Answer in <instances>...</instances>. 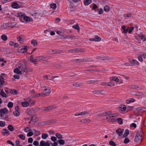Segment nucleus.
Listing matches in <instances>:
<instances>
[{"mask_svg": "<svg viewBox=\"0 0 146 146\" xmlns=\"http://www.w3.org/2000/svg\"><path fill=\"white\" fill-rule=\"evenodd\" d=\"M139 88V87L136 85H132L131 86V88L133 89H136Z\"/></svg>", "mask_w": 146, "mask_h": 146, "instance_id": "e2e57ef3", "label": "nucleus"}, {"mask_svg": "<svg viewBox=\"0 0 146 146\" xmlns=\"http://www.w3.org/2000/svg\"><path fill=\"white\" fill-rule=\"evenodd\" d=\"M55 135L58 139H60L63 138L62 135L59 133H57Z\"/></svg>", "mask_w": 146, "mask_h": 146, "instance_id": "4c0bfd02", "label": "nucleus"}, {"mask_svg": "<svg viewBox=\"0 0 146 146\" xmlns=\"http://www.w3.org/2000/svg\"><path fill=\"white\" fill-rule=\"evenodd\" d=\"M18 41L20 42L21 43H23L24 42V40L23 38L20 36H19L17 37Z\"/></svg>", "mask_w": 146, "mask_h": 146, "instance_id": "72a5a7b5", "label": "nucleus"}, {"mask_svg": "<svg viewBox=\"0 0 146 146\" xmlns=\"http://www.w3.org/2000/svg\"><path fill=\"white\" fill-rule=\"evenodd\" d=\"M128 29H129L128 31V33H131L133 30L134 27H131L130 28L129 27H128Z\"/></svg>", "mask_w": 146, "mask_h": 146, "instance_id": "338daca9", "label": "nucleus"}, {"mask_svg": "<svg viewBox=\"0 0 146 146\" xmlns=\"http://www.w3.org/2000/svg\"><path fill=\"white\" fill-rule=\"evenodd\" d=\"M120 110L122 111H125L126 110V106L125 105H121V106L120 107Z\"/></svg>", "mask_w": 146, "mask_h": 146, "instance_id": "7c9ffc66", "label": "nucleus"}, {"mask_svg": "<svg viewBox=\"0 0 146 146\" xmlns=\"http://www.w3.org/2000/svg\"><path fill=\"white\" fill-rule=\"evenodd\" d=\"M45 143L44 141H42L40 142V146H45Z\"/></svg>", "mask_w": 146, "mask_h": 146, "instance_id": "4d7b16f0", "label": "nucleus"}, {"mask_svg": "<svg viewBox=\"0 0 146 146\" xmlns=\"http://www.w3.org/2000/svg\"><path fill=\"white\" fill-rule=\"evenodd\" d=\"M98 80L97 79L95 80H90L87 81H86L87 83L88 84H93L95 82H98Z\"/></svg>", "mask_w": 146, "mask_h": 146, "instance_id": "ddd939ff", "label": "nucleus"}, {"mask_svg": "<svg viewBox=\"0 0 146 146\" xmlns=\"http://www.w3.org/2000/svg\"><path fill=\"white\" fill-rule=\"evenodd\" d=\"M117 121L118 123L119 124H123V119L121 118H116L115 121Z\"/></svg>", "mask_w": 146, "mask_h": 146, "instance_id": "393cba45", "label": "nucleus"}, {"mask_svg": "<svg viewBox=\"0 0 146 146\" xmlns=\"http://www.w3.org/2000/svg\"><path fill=\"white\" fill-rule=\"evenodd\" d=\"M47 60V58L44 56H40L37 57V62L41 61H45Z\"/></svg>", "mask_w": 146, "mask_h": 146, "instance_id": "1a4fd4ad", "label": "nucleus"}, {"mask_svg": "<svg viewBox=\"0 0 146 146\" xmlns=\"http://www.w3.org/2000/svg\"><path fill=\"white\" fill-rule=\"evenodd\" d=\"M88 112L87 111H82L79 113H76L75 114V115L76 116H77L78 115H86L87 114Z\"/></svg>", "mask_w": 146, "mask_h": 146, "instance_id": "f3484780", "label": "nucleus"}, {"mask_svg": "<svg viewBox=\"0 0 146 146\" xmlns=\"http://www.w3.org/2000/svg\"><path fill=\"white\" fill-rule=\"evenodd\" d=\"M83 122H84V123H86V122L90 123L91 122V121L90 119H83Z\"/></svg>", "mask_w": 146, "mask_h": 146, "instance_id": "680f3d73", "label": "nucleus"}, {"mask_svg": "<svg viewBox=\"0 0 146 146\" xmlns=\"http://www.w3.org/2000/svg\"><path fill=\"white\" fill-rule=\"evenodd\" d=\"M21 68L22 69V71L23 73H24L25 72H27L28 71V69L27 68L24 62H23L22 64L19 65Z\"/></svg>", "mask_w": 146, "mask_h": 146, "instance_id": "20e7f679", "label": "nucleus"}, {"mask_svg": "<svg viewBox=\"0 0 146 146\" xmlns=\"http://www.w3.org/2000/svg\"><path fill=\"white\" fill-rule=\"evenodd\" d=\"M139 38L141 40H143V41H146V38L142 34H141L138 36Z\"/></svg>", "mask_w": 146, "mask_h": 146, "instance_id": "412c9836", "label": "nucleus"}, {"mask_svg": "<svg viewBox=\"0 0 146 146\" xmlns=\"http://www.w3.org/2000/svg\"><path fill=\"white\" fill-rule=\"evenodd\" d=\"M13 113L14 115L16 116H18L20 115V113L19 111H15L13 112Z\"/></svg>", "mask_w": 146, "mask_h": 146, "instance_id": "5fc2aeb1", "label": "nucleus"}, {"mask_svg": "<svg viewBox=\"0 0 146 146\" xmlns=\"http://www.w3.org/2000/svg\"><path fill=\"white\" fill-rule=\"evenodd\" d=\"M58 143L61 145H63L65 144V141L62 139H60L58 141Z\"/></svg>", "mask_w": 146, "mask_h": 146, "instance_id": "a19ab883", "label": "nucleus"}, {"mask_svg": "<svg viewBox=\"0 0 146 146\" xmlns=\"http://www.w3.org/2000/svg\"><path fill=\"white\" fill-rule=\"evenodd\" d=\"M110 7L108 5H106L104 8V10L106 12H108L110 11Z\"/></svg>", "mask_w": 146, "mask_h": 146, "instance_id": "58836bf2", "label": "nucleus"}, {"mask_svg": "<svg viewBox=\"0 0 146 146\" xmlns=\"http://www.w3.org/2000/svg\"><path fill=\"white\" fill-rule=\"evenodd\" d=\"M51 139L52 141L55 142L57 140L55 136H52L51 138Z\"/></svg>", "mask_w": 146, "mask_h": 146, "instance_id": "69168bd1", "label": "nucleus"}, {"mask_svg": "<svg viewBox=\"0 0 146 146\" xmlns=\"http://www.w3.org/2000/svg\"><path fill=\"white\" fill-rule=\"evenodd\" d=\"M73 86L76 87H80L82 86V85L81 84H79L78 83H74L73 84Z\"/></svg>", "mask_w": 146, "mask_h": 146, "instance_id": "3c124183", "label": "nucleus"}, {"mask_svg": "<svg viewBox=\"0 0 146 146\" xmlns=\"http://www.w3.org/2000/svg\"><path fill=\"white\" fill-rule=\"evenodd\" d=\"M132 14L131 13H128L125 14L124 15V16L126 19H128V18L132 17Z\"/></svg>", "mask_w": 146, "mask_h": 146, "instance_id": "cd10ccee", "label": "nucleus"}, {"mask_svg": "<svg viewBox=\"0 0 146 146\" xmlns=\"http://www.w3.org/2000/svg\"><path fill=\"white\" fill-rule=\"evenodd\" d=\"M10 92L11 94L15 95L17 94V92L16 90H11Z\"/></svg>", "mask_w": 146, "mask_h": 146, "instance_id": "052dcab7", "label": "nucleus"}, {"mask_svg": "<svg viewBox=\"0 0 146 146\" xmlns=\"http://www.w3.org/2000/svg\"><path fill=\"white\" fill-rule=\"evenodd\" d=\"M124 131V129H121V128H118L116 130V132L119 136H121Z\"/></svg>", "mask_w": 146, "mask_h": 146, "instance_id": "9b49d317", "label": "nucleus"}, {"mask_svg": "<svg viewBox=\"0 0 146 146\" xmlns=\"http://www.w3.org/2000/svg\"><path fill=\"white\" fill-rule=\"evenodd\" d=\"M40 86V89L42 90L43 91L46 92L45 93H42V95H44V96H47L49 95L50 93L51 92V88L50 87L48 86Z\"/></svg>", "mask_w": 146, "mask_h": 146, "instance_id": "f257e3e1", "label": "nucleus"}, {"mask_svg": "<svg viewBox=\"0 0 146 146\" xmlns=\"http://www.w3.org/2000/svg\"><path fill=\"white\" fill-rule=\"evenodd\" d=\"M8 112V110L5 108L1 109L0 110V116L1 117H2L4 115L7 113Z\"/></svg>", "mask_w": 146, "mask_h": 146, "instance_id": "423d86ee", "label": "nucleus"}, {"mask_svg": "<svg viewBox=\"0 0 146 146\" xmlns=\"http://www.w3.org/2000/svg\"><path fill=\"white\" fill-rule=\"evenodd\" d=\"M24 20L26 22H28L30 21V19L29 17L27 16H25L23 17Z\"/></svg>", "mask_w": 146, "mask_h": 146, "instance_id": "a18cd8bd", "label": "nucleus"}, {"mask_svg": "<svg viewBox=\"0 0 146 146\" xmlns=\"http://www.w3.org/2000/svg\"><path fill=\"white\" fill-rule=\"evenodd\" d=\"M109 144L110 145L112 146H116V144L115 143V142L114 141H110Z\"/></svg>", "mask_w": 146, "mask_h": 146, "instance_id": "603ef678", "label": "nucleus"}, {"mask_svg": "<svg viewBox=\"0 0 146 146\" xmlns=\"http://www.w3.org/2000/svg\"><path fill=\"white\" fill-rule=\"evenodd\" d=\"M84 2L85 5H88L92 3L91 0H84Z\"/></svg>", "mask_w": 146, "mask_h": 146, "instance_id": "4be33fe9", "label": "nucleus"}, {"mask_svg": "<svg viewBox=\"0 0 146 146\" xmlns=\"http://www.w3.org/2000/svg\"><path fill=\"white\" fill-rule=\"evenodd\" d=\"M12 7L14 8L18 9L20 7L19 5L16 3H14L12 4Z\"/></svg>", "mask_w": 146, "mask_h": 146, "instance_id": "5701e85b", "label": "nucleus"}, {"mask_svg": "<svg viewBox=\"0 0 146 146\" xmlns=\"http://www.w3.org/2000/svg\"><path fill=\"white\" fill-rule=\"evenodd\" d=\"M30 60L32 62H33L34 64H36V59H34L32 56H31L30 58Z\"/></svg>", "mask_w": 146, "mask_h": 146, "instance_id": "79ce46f5", "label": "nucleus"}, {"mask_svg": "<svg viewBox=\"0 0 146 146\" xmlns=\"http://www.w3.org/2000/svg\"><path fill=\"white\" fill-rule=\"evenodd\" d=\"M55 108V107L54 106H49L45 107L44 108V110L47 112L50 111L51 110Z\"/></svg>", "mask_w": 146, "mask_h": 146, "instance_id": "9d476101", "label": "nucleus"}, {"mask_svg": "<svg viewBox=\"0 0 146 146\" xmlns=\"http://www.w3.org/2000/svg\"><path fill=\"white\" fill-rule=\"evenodd\" d=\"M54 66L56 68L58 69H60L62 67V66L59 64H56Z\"/></svg>", "mask_w": 146, "mask_h": 146, "instance_id": "09e8293b", "label": "nucleus"}, {"mask_svg": "<svg viewBox=\"0 0 146 146\" xmlns=\"http://www.w3.org/2000/svg\"><path fill=\"white\" fill-rule=\"evenodd\" d=\"M130 64L131 66H138L139 65V63L137 60L133 59L131 61Z\"/></svg>", "mask_w": 146, "mask_h": 146, "instance_id": "6e6552de", "label": "nucleus"}, {"mask_svg": "<svg viewBox=\"0 0 146 146\" xmlns=\"http://www.w3.org/2000/svg\"><path fill=\"white\" fill-rule=\"evenodd\" d=\"M95 38L96 42L100 41L101 40V38L98 36H95Z\"/></svg>", "mask_w": 146, "mask_h": 146, "instance_id": "6e6d98bb", "label": "nucleus"}, {"mask_svg": "<svg viewBox=\"0 0 146 146\" xmlns=\"http://www.w3.org/2000/svg\"><path fill=\"white\" fill-rule=\"evenodd\" d=\"M22 106L24 107H27L29 105V103L27 101L23 102H22Z\"/></svg>", "mask_w": 146, "mask_h": 146, "instance_id": "aec40b11", "label": "nucleus"}, {"mask_svg": "<svg viewBox=\"0 0 146 146\" xmlns=\"http://www.w3.org/2000/svg\"><path fill=\"white\" fill-rule=\"evenodd\" d=\"M50 8L55 9L56 8V3L51 4L50 5Z\"/></svg>", "mask_w": 146, "mask_h": 146, "instance_id": "473e14b6", "label": "nucleus"}, {"mask_svg": "<svg viewBox=\"0 0 146 146\" xmlns=\"http://www.w3.org/2000/svg\"><path fill=\"white\" fill-rule=\"evenodd\" d=\"M43 78H44L46 79L47 80H53L54 78H59V76H52L51 77V76L50 75H45L43 76Z\"/></svg>", "mask_w": 146, "mask_h": 146, "instance_id": "39448f33", "label": "nucleus"}, {"mask_svg": "<svg viewBox=\"0 0 146 146\" xmlns=\"http://www.w3.org/2000/svg\"><path fill=\"white\" fill-rule=\"evenodd\" d=\"M7 128L8 129L11 131H12L14 130V127L13 125H9L8 126Z\"/></svg>", "mask_w": 146, "mask_h": 146, "instance_id": "2f4dec72", "label": "nucleus"}, {"mask_svg": "<svg viewBox=\"0 0 146 146\" xmlns=\"http://www.w3.org/2000/svg\"><path fill=\"white\" fill-rule=\"evenodd\" d=\"M18 136L20 137V139H22L24 140L25 139V137L23 134H20L18 135Z\"/></svg>", "mask_w": 146, "mask_h": 146, "instance_id": "8fccbe9b", "label": "nucleus"}, {"mask_svg": "<svg viewBox=\"0 0 146 146\" xmlns=\"http://www.w3.org/2000/svg\"><path fill=\"white\" fill-rule=\"evenodd\" d=\"M42 137L43 139H46L48 137V135L46 133H43L42 134Z\"/></svg>", "mask_w": 146, "mask_h": 146, "instance_id": "c03bdc74", "label": "nucleus"}, {"mask_svg": "<svg viewBox=\"0 0 146 146\" xmlns=\"http://www.w3.org/2000/svg\"><path fill=\"white\" fill-rule=\"evenodd\" d=\"M1 91L0 93V94L3 97H5L6 98L7 97V96L6 94L3 91V90H1Z\"/></svg>", "mask_w": 146, "mask_h": 146, "instance_id": "c756f323", "label": "nucleus"}, {"mask_svg": "<svg viewBox=\"0 0 146 146\" xmlns=\"http://www.w3.org/2000/svg\"><path fill=\"white\" fill-rule=\"evenodd\" d=\"M7 23L8 24V27L13 28L16 25V24H14L13 23Z\"/></svg>", "mask_w": 146, "mask_h": 146, "instance_id": "bb28decb", "label": "nucleus"}, {"mask_svg": "<svg viewBox=\"0 0 146 146\" xmlns=\"http://www.w3.org/2000/svg\"><path fill=\"white\" fill-rule=\"evenodd\" d=\"M68 38L72 40L76 39L75 36L74 35H68Z\"/></svg>", "mask_w": 146, "mask_h": 146, "instance_id": "ea45409f", "label": "nucleus"}, {"mask_svg": "<svg viewBox=\"0 0 146 146\" xmlns=\"http://www.w3.org/2000/svg\"><path fill=\"white\" fill-rule=\"evenodd\" d=\"M110 78L111 80H113L117 82H118L119 81V78L117 77H111Z\"/></svg>", "mask_w": 146, "mask_h": 146, "instance_id": "f8f14e48", "label": "nucleus"}, {"mask_svg": "<svg viewBox=\"0 0 146 146\" xmlns=\"http://www.w3.org/2000/svg\"><path fill=\"white\" fill-rule=\"evenodd\" d=\"M4 78L2 76H0V84L3 85L4 84L5 82L3 80Z\"/></svg>", "mask_w": 146, "mask_h": 146, "instance_id": "f704fd0d", "label": "nucleus"}, {"mask_svg": "<svg viewBox=\"0 0 146 146\" xmlns=\"http://www.w3.org/2000/svg\"><path fill=\"white\" fill-rule=\"evenodd\" d=\"M110 58L108 56H102L101 57L102 60H108L110 59Z\"/></svg>", "mask_w": 146, "mask_h": 146, "instance_id": "49530a36", "label": "nucleus"}, {"mask_svg": "<svg viewBox=\"0 0 146 146\" xmlns=\"http://www.w3.org/2000/svg\"><path fill=\"white\" fill-rule=\"evenodd\" d=\"M13 103L12 102H9L8 105V107L9 108H11L13 107Z\"/></svg>", "mask_w": 146, "mask_h": 146, "instance_id": "de8ad7c7", "label": "nucleus"}, {"mask_svg": "<svg viewBox=\"0 0 146 146\" xmlns=\"http://www.w3.org/2000/svg\"><path fill=\"white\" fill-rule=\"evenodd\" d=\"M48 52L49 54H60L63 53V52L60 50H48Z\"/></svg>", "mask_w": 146, "mask_h": 146, "instance_id": "f03ea898", "label": "nucleus"}, {"mask_svg": "<svg viewBox=\"0 0 146 146\" xmlns=\"http://www.w3.org/2000/svg\"><path fill=\"white\" fill-rule=\"evenodd\" d=\"M5 125V123L4 121H0V126L4 127Z\"/></svg>", "mask_w": 146, "mask_h": 146, "instance_id": "13d9d810", "label": "nucleus"}, {"mask_svg": "<svg viewBox=\"0 0 146 146\" xmlns=\"http://www.w3.org/2000/svg\"><path fill=\"white\" fill-rule=\"evenodd\" d=\"M46 125L45 121H42L38 122L37 124V126L39 127L41 126H44Z\"/></svg>", "mask_w": 146, "mask_h": 146, "instance_id": "dca6fc26", "label": "nucleus"}, {"mask_svg": "<svg viewBox=\"0 0 146 146\" xmlns=\"http://www.w3.org/2000/svg\"><path fill=\"white\" fill-rule=\"evenodd\" d=\"M130 141V140L129 139L127 138H125L124 141V143H127Z\"/></svg>", "mask_w": 146, "mask_h": 146, "instance_id": "bf43d9fd", "label": "nucleus"}, {"mask_svg": "<svg viewBox=\"0 0 146 146\" xmlns=\"http://www.w3.org/2000/svg\"><path fill=\"white\" fill-rule=\"evenodd\" d=\"M143 139L142 136H136L135 139V141L137 142L141 143Z\"/></svg>", "mask_w": 146, "mask_h": 146, "instance_id": "0eeeda50", "label": "nucleus"}, {"mask_svg": "<svg viewBox=\"0 0 146 146\" xmlns=\"http://www.w3.org/2000/svg\"><path fill=\"white\" fill-rule=\"evenodd\" d=\"M135 101V99L133 98H130L129 99L127 100H126V103L127 104H129L131 103H132L134 102Z\"/></svg>", "mask_w": 146, "mask_h": 146, "instance_id": "c85d7f7f", "label": "nucleus"}, {"mask_svg": "<svg viewBox=\"0 0 146 146\" xmlns=\"http://www.w3.org/2000/svg\"><path fill=\"white\" fill-rule=\"evenodd\" d=\"M129 134V131L127 129H126L123 135V137H127V135Z\"/></svg>", "mask_w": 146, "mask_h": 146, "instance_id": "b1692460", "label": "nucleus"}, {"mask_svg": "<svg viewBox=\"0 0 146 146\" xmlns=\"http://www.w3.org/2000/svg\"><path fill=\"white\" fill-rule=\"evenodd\" d=\"M21 49L23 50L22 52L24 53L26 52L27 50V47L26 46L24 47V48H22Z\"/></svg>", "mask_w": 146, "mask_h": 146, "instance_id": "0e129e2a", "label": "nucleus"}, {"mask_svg": "<svg viewBox=\"0 0 146 146\" xmlns=\"http://www.w3.org/2000/svg\"><path fill=\"white\" fill-rule=\"evenodd\" d=\"M72 28L78 31H80V27L78 24L75 25L72 27Z\"/></svg>", "mask_w": 146, "mask_h": 146, "instance_id": "e433bc0d", "label": "nucleus"}, {"mask_svg": "<svg viewBox=\"0 0 146 146\" xmlns=\"http://www.w3.org/2000/svg\"><path fill=\"white\" fill-rule=\"evenodd\" d=\"M112 113V111H104L102 113V116H104L107 115H110Z\"/></svg>", "mask_w": 146, "mask_h": 146, "instance_id": "4468645a", "label": "nucleus"}, {"mask_svg": "<svg viewBox=\"0 0 146 146\" xmlns=\"http://www.w3.org/2000/svg\"><path fill=\"white\" fill-rule=\"evenodd\" d=\"M8 27L7 23L2 24L1 26V27L2 29H6Z\"/></svg>", "mask_w": 146, "mask_h": 146, "instance_id": "2eb2a0df", "label": "nucleus"}, {"mask_svg": "<svg viewBox=\"0 0 146 146\" xmlns=\"http://www.w3.org/2000/svg\"><path fill=\"white\" fill-rule=\"evenodd\" d=\"M14 72L15 73L20 75L23 73L22 71V69L21 68L19 65L18 67L14 69Z\"/></svg>", "mask_w": 146, "mask_h": 146, "instance_id": "7ed1b4c3", "label": "nucleus"}, {"mask_svg": "<svg viewBox=\"0 0 146 146\" xmlns=\"http://www.w3.org/2000/svg\"><path fill=\"white\" fill-rule=\"evenodd\" d=\"M83 62H91L92 61V60L90 58H83Z\"/></svg>", "mask_w": 146, "mask_h": 146, "instance_id": "c9c22d12", "label": "nucleus"}, {"mask_svg": "<svg viewBox=\"0 0 146 146\" xmlns=\"http://www.w3.org/2000/svg\"><path fill=\"white\" fill-rule=\"evenodd\" d=\"M1 39L4 41L6 40L7 39V37L6 35H2Z\"/></svg>", "mask_w": 146, "mask_h": 146, "instance_id": "37998d69", "label": "nucleus"}, {"mask_svg": "<svg viewBox=\"0 0 146 146\" xmlns=\"http://www.w3.org/2000/svg\"><path fill=\"white\" fill-rule=\"evenodd\" d=\"M2 133L5 135L6 134H7V135H9V132L8 130L7 129H4L2 130Z\"/></svg>", "mask_w": 146, "mask_h": 146, "instance_id": "a211bd4d", "label": "nucleus"}, {"mask_svg": "<svg viewBox=\"0 0 146 146\" xmlns=\"http://www.w3.org/2000/svg\"><path fill=\"white\" fill-rule=\"evenodd\" d=\"M103 92V90H96L92 92V93L94 94H99L100 93H102Z\"/></svg>", "mask_w": 146, "mask_h": 146, "instance_id": "a878e982", "label": "nucleus"}, {"mask_svg": "<svg viewBox=\"0 0 146 146\" xmlns=\"http://www.w3.org/2000/svg\"><path fill=\"white\" fill-rule=\"evenodd\" d=\"M141 132V130L138 131L136 133V136H142V135H140Z\"/></svg>", "mask_w": 146, "mask_h": 146, "instance_id": "774afa93", "label": "nucleus"}, {"mask_svg": "<svg viewBox=\"0 0 146 146\" xmlns=\"http://www.w3.org/2000/svg\"><path fill=\"white\" fill-rule=\"evenodd\" d=\"M135 94H132L133 95H135L136 96H144V94L140 92H135Z\"/></svg>", "mask_w": 146, "mask_h": 146, "instance_id": "6ab92c4d", "label": "nucleus"}, {"mask_svg": "<svg viewBox=\"0 0 146 146\" xmlns=\"http://www.w3.org/2000/svg\"><path fill=\"white\" fill-rule=\"evenodd\" d=\"M75 61L76 63L79 62H83V58L78 59L75 60Z\"/></svg>", "mask_w": 146, "mask_h": 146, "instance_id": "864d4df0", "label": "nucleus"}]
</instances>
